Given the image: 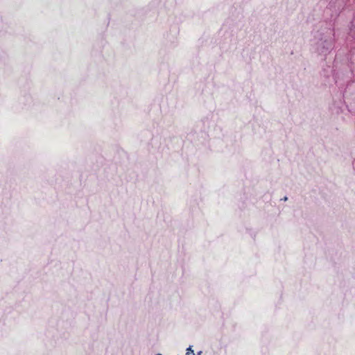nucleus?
Returning a JSON list of instances; mask_svg holds the SVG:
<instances>
[{
    "instance_id": "nucleus-1",
    "label": "nucleus",
    "mask_w": 355,
    "mask_h": 355,
    "mask_svg": "<svg viewBox=\"0 0 355 355\" xmlns=\"http://www.w3.org/2000/svg\"><path fill=\"white\" fill-rule=\"evenodd\" d=\"M333 47L331 40H320L315 46V50L320 54L327 53Z\"/></svg>"
},
{
    "instance_id": "nucleus-4",
    "label": "nucleus",
    "mask_w": 355,
    "mask_h": 355,
    "mask_svg": "<svg viewBox=\"0 0 355 355\" xmlns=\"http://www.w3.org/2000/svg\"><path fill=\"white\" fill-rule=\"evenodd\" d=\"M156 355H162L161 354H157Z\"/></svg>"
},
{
    "instance_id": "nucleus-2",
    "label": "nucleus",
    "mask_w": 355,
    "mask_h": 355,
    "mask_svg": "<svg viewBox=\"0 0 355 355\" xmlns=\"http://www.w3.org/2000/svg\"><path fill=\"white\" fill-rule=\"evenodd\" d=\"M185 355H194V352H193V350L191 349V346H189L187 349V353Z\"/></svg>"
},
{
    "instance_id": "nucleus-3",
    "label": "nucleus",
    "mask_w": 355,
    "mask_h": 355,
    "mask_svg": "<svg viewBox=\"0 0 355 355\" xmlns=\"http://www.w3.org/2000/svg\"><path fill=\"white\" fill-rule=\"evenodd\" d=\"M351 33L355 34V19L352 22Z\"/></svg>"
}]
</instances>
